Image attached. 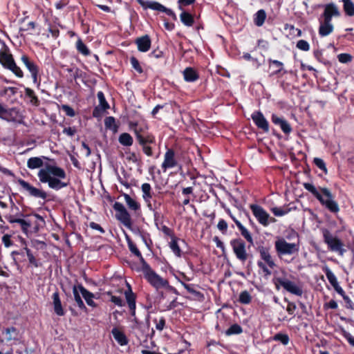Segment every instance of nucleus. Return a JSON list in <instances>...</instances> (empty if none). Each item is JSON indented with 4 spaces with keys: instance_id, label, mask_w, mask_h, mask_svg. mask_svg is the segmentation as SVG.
<instances>
[{
    "instance_id": "33",
    "label": "nucleus",
    "mask_w": 354,
    "mask_h": 354,
    "mask_svg": "<svg viewBox=\"0 0 354 354\" xmlns=\"http://www.w3.org/2000/svg\"><path fill=\"white\" fill-rule=\"evenodd\" d=\"M343 8L346 15L354 16V3L352 0H342Z\"/></svg>"
},
{
    "instance_id": "24",
    "label": "nucleus",
    "mask_w": 354,
    "mask_h": 354,
    "mask_svg": "<svg viewBox=\"0 0 354 354\" xmlns=\"http://www.w3.org/2000/svg\"><path fill=\"white\" fill-rule=\"evenodd\" d=\"M122 196L129 209L135 212L140 209V205L136 199L133 198L127 194H123Z\"/></svg>"
},
{
    "instance_id": "42",
    "label": "nucleus",
    "mask_w": 354,
    "mask_h": 354,
    "mask_svg": "<svg viewBox=\"0 0 354 354\" xmlns=\"http://www.w3.org/2000/svg\"><path fill=\"white\" fill-rule=\"evenodd\" d=\"M325 274L327 279L328 280L332 286H334L338 283L337 277L328 268H325Z\"/></svg>"
},
{
    "instance_id": "62",
    "label": "nucleus",
    "mask_w": 354,
    "mask_h": 354,
    "mask_svg": "<svg viewBox=\"0 0 354 354\" xmlns=\"http://www.w3.org/2000/svg\"><path fill=\"white\" fill-rule=\"evenodd\" d=\"M343 336L346 339L348 343L354 346V337L351 335L348 332L343 331Z\"/></svg>"
},
{
    "instance_id": "45",
    "label": "nucleus",
    "mask_w": 354,
    "mask_h": 354,
    "mask_svg": "<svg viewBox=\"0 0 354 354\" xmlns=\"http://www.w3.org/2000/svg\"><path fill=\"white\" fill-rule=\"evenodd\" d=\"M73 295H74L75 301H76L78 307L81 309L86 308L85 305H84L82 299H81V297L79 295L76 287H74V288H73Z\"/></svg>"
},
{
    "instance_id": "31",
    "label": "nucleus",
    "mask_w": 354,
    "mask_h": 354,
    "mask_svg": "<svg viewBox=\"0 0 354 354\" xmlns=\"http://www.w3.org/2000/svg\"><path fill=\"white\" fill-rule=\"evenodd\" d=\"M21 60L29 71L30 74L38 71V67L37 65L33 62L30 61L28 56L25 55H22Z\"/></svg>"
},
{
    "instance_id": "7",
    "label": "nucleus",
    "mask_w": 354,
    "mask_h": 354,
    "mask_svg": "<svg viewBox=\"0 0 354 354\" xmlns=\"http://www.w3.org/2000/svg\"><path fill=\"white\" fill-rule=\"evenodd\" d=\"M322 232L324 241L327 244L328 249L330 251L337 252L339 255L342 256L345 252V250L343 248V243L341 240L336 236H334L326 228H322Z\"/></svg>"
},
{
    "instance_id": "52",
    "label": "nucleus",
    "mask_w": 354,
    "mask_h": 354,
    "mask_svg": "<svg viewBox=\"0 0 354 354\" xmlns=\"http://www.w3.org/2000/svg\"><path fill=\"white\" fill-rule=\"evenodd\" d=\"M296 46L297 48L304 51H308L310 49V45L306 40H299Z\"/></svg>"
},
{
    "instance_id": "1",
    "label": "nucleus",
    "mask_w": 354,
    "mask_h": 354,
    "mask_svg": "<svg viewBox=\"0 0 354 354\" xmlns=\"http://www.w3.org/2000/svg\"><path fill=\"white\" fill-rule=\"evenodd\" d=\"M48 160L46 156L32 157L27 160V167L30 169H39V180L41 183L48 184L49 188L59 190L67 187L68 181L64 169Z\"/></svg>"
},
{
    "instance_id": "46",
    "label": "nucleus",
    "mask_w": 354,
    "mask_h": 354,
    "mask_svg": "<svg viewBox=\"0 0 354 354\" xmlns=\"http://www.w3.org/2000/svg\"><path fill=\"white\" fill-rule=\"evenodd\" d=\"M271 211L274 214V216H284L286 214H288L289 212V209L275 207L272 208Z\"/></svg>"
},
{
    "instance_id": "56",
    "label": "nucleus",
    "mask_w": 354,
    "mask_h": 354,
    "mask_svg": "<svg viewBox=\"0 0 354 354\" xmlns=\"http://www.w3.org/2000/svg\"><path fill=\"white\" fill-rule=\"evenodd\" d=\"M338 60L341 63H348L351 60V56L347 53H341L337 56Z\"/></svg>"
},
{
    "instance_id": "38",
    "label": "nucleus",
    "mask_w": 354,
    "mask_h": 354,
    "mask_svg": "<svg viewBox=\"0 0 354 354\" xmlns=\"http://www.w3.org/2000/svg\"><path fill=\"white\" fill-rule=\"evenodd\" d=\"M23 251H25L26 252V254L28 257V261H29V263L32 265L35 268H37L40 266V263H39V261L36 259V258L35 257V256L33 255V254L32 253V252L30 251V250L26 247H25L24 249H23Z\"/></svg>"
},
{
    "instance_id": "53",
    "label": "nucleus",
    "mask_w": 354,
    "mask_h": 354,
    "mask_svg": "<svg viewBox=\"0 0 354 354\" xmlns=\"http://www.w3.org/2000/svg\"><path fill=\"white\" fill-rule=\"evenodd\" d=\"M156 324V328L158 330H162L165 326V319L164 317H160L159 319H155L153 320Z\"/></svg>"
},
{
    "instance_id": "11",
    "label": "nucleus",
    "mask_w": 354,
    "mask_h": 354,
    "mask_svg": "<svg viewBox=\"0 0 354 354\" xmlns=\"http://www.w3.org/2000/svg\"><path fill=\"white\" fill-rule=\"evenodd\" d=\"M137 1L145 9L149 8L153 10L165 12L168 16H171L174 18L176 17L174 12L171 9L166 8L158 2L152 1H145L143 0H137Z\"/></svg>"
},
{
    "instance_id": "64",
    "label": "nucleus",
    "mask_w": 354,
    "mask_h": 354,
    "mask_svg": "<svg viewBox=\"0 0 354 354\" xmlns=\"http://www.w3.org/2000/svg\"><path fill=\"white\" fill-rule=\"evenodd\" d=\"M343 299L344 300V301L346 303V308H351V309L354 308L353 302L351 301V299L347 295H344Z\"/></svg>"
},
{
    "instance_id": "55",
    "label": "nucleus",
    "mask_w": 354,
    "mask_h": 354,
    "mask_svg": "<svg viewBox=\"0 0 354 354\" xmlns=\"http://www.w3.org/2000/svg\"><path fill=\"white\" fill-rule=\"evenodd\" d=\"M62 109L68 116L73 117L75 115L73 109L67 104L62 105Z\"/></svg>"
},
{
    "instance_id": "58",
    "label": "nucleus",
    "mask_w": 354,
    "mask_h": 354,
    "mask_svg": "<svg viewBox=\"0 0 354 354\" xmlns=\"http://www.w3.org/2000/svg\"><path fill=\"white\" fill-rule=\"evenodd\" d=\"M111 301L119 307L124 306V301L120 297L112 295L111 297Z\"/></svg>"
},
{
    "instance_id": "27",
    "label": "nucleus",
    "mask_w": 354,
    "mask_h": 354,
    "mask_svg": "<svg viewBox=\"0 0 354 354\" xmlns=\"http://www.w3.org/2000/svg\"><path fill=\"white\" fill-rule=\"evenodd\" d=\"M3 335L6 340H15L19 338V333L14 327H9L3 331Z\"/></svg>"
},
{
    "instance_id": "16",
    "label": "nucleus",
    "mask_w": 354,
    "mask_h": 354,
    "mask_svg": "<svg viewBox=\"0 0 354 354\" xmlns=\"http://www.w3.org/2000/svg\"><path fill=\"white\" fill-rule=\"evenodd\" d=\"M340 15L337 6L334 3L326 5L322 14L323 19L332 21L333 17H339Z\"/></svg>"
},
{
    "instance_id": "41",
    "label": "nucleus",
    "mask_w": 354,
    "mask_h": 354,
    "mask_svg": "<svg viewBox=\"0 0 354 354\" xmlns=\"http://www.w3.org/2000/svg\"><path fill=\"white\" fill-rule=\"evenodd\" d=\"M76 48L77 50L82 55L86 56L90 54V51L87 46L83 43L82 39H79L76 43Z\"/></svg>"
},
{
    "instance_id": "44",
    "label": "nucleus",
    "mask_w": 354,
    "mask_h": 354,
    "mask_svg": "<svg viewBox=\"0 0 354 354\" xmlns=\"http://www.w3.org/2000/svg\"><path fill=\"white\" fill-rule=\"evenodd\" d=\"M104 124L106 128L112 129L113 131L117 130V126L115 124V120L112 116L106 117L104 120Z\"/></svg>"
},
{
    "instance_id": "61",
    "label": "nucleus",
    "mask_w": 354,
    "mask_h": 354,
    "mask_svg": "<svg viewBox=\"0 0 354 354\" xmlns=\"http://www.w3.org/2000/svg\"><path fill=\"white\" fill-rule=\"evenodd\" d=\"M35 28V24L33 21H30L27 25L21 27L20 31L21 32L28 31V30H34Z\"/></svg>"
},
{
    "instance_id": "14",
    "label": "nucleus",
    "mask_w": 354,
    "mask_h": 354,
    "mask_svg": "<svg viewBox=\"0 0 354 354\" xmlns=\"http://www.w3.org/2000/svg\"><path fill=\"white\" fill-rule=\"evenodd\" d=\"M178 166V161L175 158V152L172 149H167L164 156V161L162 163V169L165 171L167 169L174 168Z\"/></svg>"
},
{
    "instance_id": "20",
    "label": "nucleus",
    "mask_w": 354,
    "mask_h": 354,
    "mask_svg": "<svg viewBox=\"0 0 354 354\" xmlns=\"http://www.w3.org/2000/svg\"><path fill=\"white\" fill-rule=\"evenodd\" d=\"M136 44L138 46V50L145 53L150 49L151 41L149 37L146 35L137 38Z\"/></svg>"
},
{
    "instance_id": "21",
    "label": "nucleus",
    "mask_w": 354,
    "mask_h": 354,
    "mask_svg": "<svg viewBox=\"0 0 354 354\" xmlns=\"http://www.w3.org/2000/svg\"><path fill=\"white\" fill-rule=\"evenodd\" d=\"M53 305L55 313L58 316H63L65 311L62 307L61 299L58 292H55L52 295Z\"/></svg>"
},
{
    "instance_id": "32",
    "label": "nucleus",
    "mask_w": 354,
    "mask_h": 354,
    "mask_svg": "<svg viewBox=\"0 0 354 354\" xmlns=\"http://www.w3.org/2000/svg\"><path fill=\"white\" fill-rule=\"evenodd\" d=\"M236 225L239 228L241 235L249 242L250 244H253V239L249 232V231L241 223L240 221H236Z\"/></svg>"
},
{
    "instance_id": "49",
    "label": "nucleus",
    "mask_w": 354,
    "mask_h": 354,
    "mask_svg": "<svg viewBox=\"0 0 354 354\" xmlns=\"http://www.w3.org/2000/svg\"><path fill=\"white\" fill-rule=\"evenodd\" d=\"M130 62H131V64L132 66V67L139 73H142V68L141 67V66L140 65V63L138 62V60L134 57H132L130 58Z\"/></svg>"
},
{
    "instance_id": "57",
    "label": "nucleus",
    "mask_w": 354,
    "mask_h": 354,
    "mask_svg": "<svg viewBox=\"0 0 354 354\" xmlns=\"http://www.w3.org/2000/svg\"><path fill=\"white\" fill-rule=\"evenodd\" d=\"M196 0H178V8L180 10H183V7L189 6L195 2Z\"/></svg>"
},
{
    "instance_id": "35",
    "label": "nucleus",
    "mask_w": 354,
    "mask_h": 354,
    "mask_svg": "<svg viewBox=\"0 0 354 354\" xmlns=\"http://www.w3.org/2000/svg\"><path fill=\"white\" fill-rule=\"evenodd\" d=\"M118 140L122 145L127 147L131 146L133 141L131 136L127 133L120 134Z\"/></svg>"
},
{
    "instance_id": "4",
    "label": "nucleus",
    "mask_w": 354,
    "mask_h": 354,
    "mask_svg": "<svg viewBox=\"0 0 354 354\" xmlns=\"http://www.w3.org/2000/svg\"><path fill=\"white\" fill-rule=\"evenodd\" d=\"M8 221L10 223H18L21 226L22 232L28 235L29 232V227L35 224V231H38L39 228L44 224L45 221L42 216L39 214H34L32 218H16L14 216H10Z\"/></svg>"
},
{
    "instance_id": "50",
    "label": "nucleus",
    "mask_w": 354,
    "mask_h": 354,
    "mask_svg": "<svg viewBox=\"0 0 354 354\" xmlns=\"http://www.w3.org/2000/svg\"><path fill=\"white\" fill-rule=\"evenodd\" d=\"M242 332L241 327L238 324L231 326L227 330V335L240 334Z\"/></svg>"
},
{
    "instance_id": "10",
    "label": "nucleus",
    "mask_w": 354,
    "mask_h": 354,
    "mask_svg": "<svg viewBox=\"0 0 354 354\" xmlns=\"http://www.w3.org/2000/svg\"><path fill=\"white\" fill-rule=\"evenodd\" d=\"M233 252L236 258L242 262H245L248 259V253L245 250V243L240 239H233L230 241Z\"/></svg>"
},
{
    "instance_id": "51",
    "label": "nucleus",
    "mask_w": 354,
    "mask_h": 354,
    "mask_svg": "<svg viewBox=\"0 0 354 354\" xmlns=\"http://www.w3.org/2000/svg\"><path fill=\"white\" fill-rule=\"evenodd\" d=\"M257 266L262 270L264 275L270 276L272 274L271 270L268 268L266 263H263L262 261H259L257 262Z\"/></svg>"
},
{
    "instance_id": "2",
    "label": "nucleus",
    "mask_w": 354,
    "mask_h": 354,
    "mask_svg": "<svg viewBox=\"0 0 354 354\" xmlns=\"http://www.w3.org/2000/svg\"><path fill=\"white\" fill-rule=\"evenodd\" d=\"M141 270L147 281L157 291L160 289H165L169 292L178 295L176 289L170 286L167 279L162 278L153 270L148 263H145L144 266H142Z\"/></svg>"
},
{
    "instance_id": "47",
    "label": "nucleus",
    "mask_w": 354,
    "mask_h": 354,
    "mask_svg": "<svg viewBox=\"0 0 354 354\" xmlns=\"http://www.w3.org/2000/svg\"><path fill=\"white\" fill-rule=\"evenodd\" d=\"M274 340L279 341L283 345H287L289 342V337L287 335L277 333L274 335Z\"/></svg>"
},
{
    "instance_id": "36",
    "label": "nucleus",
    "mask_w": 354,
    "mask_h": 354,
    "mask_svg": "<svg viewBox=\"0 0 354 354\" xmlns=\"http://www.w3.org/2000/svg\"><path fill=\"white\" fill-rule=\"evenodd\" d=\"M16 112V109L12 108L7 109L1 104H0V118L9 121V116Z\"/></svg>"
},
{
    "instance_id": "25",
    "label": "nucleus",
    "mask_w": 354,
    "mask_h": 354,
    "mask_svg": "<svg viewBox=\"0 0 354 354\" xmlns=\"http://www.w3.org/2000/svg\"><path fill=\"white\" fill-rule=\"evenodd\" d=\"M79 289L86 304L91 307H95L96 304L93 301L94 295L84 288L82 286H80Z\"/></svg>"
},
{
    "instance_id": "30",
    "label": "nucleus",
    "mask_w": 354,
    "mask_h": 354,
    "mask_svg": "<svg viewBox=\"0 0 354 354\" xmlns=\"http://www.w3.org/2000/svg\"><path fill=\"white\" fill-rule=\"evenodd\" d=\"M127 243L129 250L136 257L140 258L142 263V266H144L145 263H147V262L145 261L141 252L139 251L136 244H134L129 238H127Z\"/></svg>"
},
{
    "instance_id": "37",
    "label": "nucleus",
    "mask_w": 354,
    "mask_h": 354,
    "mask_svg": "<svg viewBox=\"0 0 354 354\" xmlns=\"http://www.w3.org/2000/svg\"><path fill=\"white\" fill-rule=\"evenodd\" d=\"M266 14L263 10H259L254 17V23L257 26H261L266 19Z\"/></svg>"
},
{
    "instance_id": "5",
    "label": "nucleus",
    "mask_w": 354,
    "mask_h": 354,
    "mask_svg": "<svg viewBox=\"0 0 354 354\" xmlns=\"http://www.w3.org/2000/svg\"><path fill=\"white\" fill-rule=\"evenodd\" d=\"M0 63L4 68L11 71L17 77H23L22 71L15 64L12 55L9 53L8 48L6 46H3L0 50Z\"/></svg>"
},
{
    "instance_id": "18",
    "label": "nucleus",
    "mask_w": 354,
    "mask_h": 354,
    "mask_svg": "<svg viewBox=\"0 0 354 354\" xmlns=\"http://www.w3.org/2000/svg\"><path fill=\"white\" fill-rule=\"evenodd\" d=\"M272 122L274 124L279 126L282 131L286 134H289L292 131V128L289 123L283 118H280L275 114L272 115Z\"/></svg>"
},
{
    "instance_id": "6",
    "label": "nucleus",
    "mask_w": 354,
    "mask_h": 354,
    "mask_svg": "<svg viewBox=\"0 0 354 354\" xmlns=\"http://www.w3.org/2000/svg\"><path fill=\"white\" fill-rule=\"evenodd\" d=\"M274 248L279 258L284 255H292L299 251V245L295 243H288L284 238L278 237L274 242Z\"/></svg>"
},
{
    "instance_id": "9",
    "label": "nucleus",
    "mask_w": 354,
    "mask_h": 354,
    "mask_svg": "<svg viewBox=\"0 0 354 354\" xmlns=\"http://www.w3.org/2000/svg\"><path fill=\"white\" fill-rule=\"evenodd\" d=\"M113 209L116 212L115 216L117 219L124 226L130 227L131 226V216L124 205L119 202H115L113 205Z\"/></svg>"
},
{
    "instance_id": "17",
    "label": "nucleus",
    "mask_w": 354,
    "mask_h": 354,
    "mask_svg": "<svg viewBox=\"0 0 354 354\" xmlns=\"http://www.w3.org/2000/svg\"><path fill=\"white\" fill-rule=\"evenodd\" d=\"M319 35L321 37H326L333 32L334 26L332 24V21L324 20L322 18L319 19Z\"/></svg>"
},
{
    "instance_id": "29",
    "label": "nucleus",
    "mask_w": 354,
    "mask_h": 354,
    "mask_svg": "<svg viewBox=\"0 0 354 354\" xmlns=\"http://www.w3.org/2000/svg\"><path fill=\"white\" fill-rule=\"evenodd\" d=\"M97 96L99 100V105L94 110V116H97L95 112L97 111L99 108H100L102 111H105L106 109L109 108V105L105 99L103 92L99 91L97 94Z\"/></svg>"
},
{
    "instance_id": "22",
    "label": "nucleus",
    "mask_w": 354,
    "mask_h": 354,
    "mask_svg": "<svg viewBox=\"0 0 354 354\" xmlns=\"http://www.w3.org/2000/svg\"><path fill=\"white\" fill-rule=\"evenodd\" d=\"M259 253L263 262L266 263L270 268L273 269L276 266L274 261L270 254L268 249L262 248L260 249Z\"/></svg>"
},
{
    "instance_id": "13",
    "label": "nucleus",
    "mask_w": 354,
    "mask_h": 354,
    "mask_svg": "<svg viewBox=\"0 0 354 354\" xmlns=\"http://www.w3.org/2000/svg\"><path fill=\"white\" fill-rule=\"evenodd\" d=\"M18 183L21 187L28 193L30 196L44 200L46 198L47 194L46 192L33 187L30 183L22 179H19Z\"/></svg>"
},
{
    "instance_id": "54",
    "label": "nucleus",
    "mask_w": 354,
    "mask_h": 354,
    "mask_svg": "<svg viewBox=\"0 0 354 354\" xmlns=\"http://www.w3.org/2000/svg\"><path fill=\"white\" fill-rule=\"evenodd\" d=\"M272 66L275 68V70L272 72V74H277L283 69V63L278 60H271Z\"/></svg>"
},
{
    "instance_id": "8",
    "label": "nucleus",
    "mask_w": 354,
    "mask_h": 354,
    "mask_svg": "<svg viewBox=\"0 0 354 354\" xmlns=\"http://www.w3.org/2000/svg\"><path fill=\"white\" fill-rule=\"evenodd\" d=\"M277 288L279 289L278 284L282 286L288 292L297 295L301 296L303 290L301 287L294 281L289 280L286 277H279L277 279Z\"/></svg>"
},
{
    "instance_id": "48",
    "label": "nucleus",
    "mask_w": 354,
    "mask_h": 354,
    "mask_svg": "<svg viewBox=\"0 0 354 354\" xmlns=\"http://www.w3.org/2000/svg\"><path fill=\"white\" fill-rule=\"evenodd\" d=\"M313 162L318 168H319L321 170H322L325 173H327V169L326 167V164L322 158H315L313 160Z\"/></svg>"
},
{
    "instance_id": "19",
    "label": "nucleus",
    "mask_w": 354,
    "mask_h": 354,
    "mask_svg": "<svg viewBox=\"0 0 354 354\" xmlns=\"http://www.w3.org/2000/svg\"><path fill=\"white\" fill-rule=\"evenodd\" d=\"M141 189L142 192V198L145 202L147 203V207L150 210H152L153 208L151 203V199L152 198V192L150 184L147 183H143L141 186Z\"/></svg>"
},
{
    "instance_id": "28",
    "label": "nucleus",
    "mask_w": 354,
    "mask_h": 354,
    "mask_svg": "<svg viewBox=\"0 0 354 354\" xmlns=\"http://www.w3.org/2000/svg\"><path fill=\"white\" fill-rule=\"evenodd\" d=\"M180 15V21L186 26L191 27L194 24V19L192 15L185 10H181Z\"/></svg>"
},
{
    "instance_id": "3",
    "label": "nucleus",
    "mask_w": 354,
    "mask_h": 354,
    "mask_svg": "<svg viewBox=\"0 0 354 354\" xmlns=\"http://www.w3.org/2000/svg\"><path fill=\"white\" fill-rule=\"evenodd\" d=\"M304 187L315 196L319 202L332 212H337L339 210L337 203L333 200V195L327 188H322L323 196L317 191L316 187L310 183H304Z\"/></svg>"
},
{
    "instance_id": "23",
    "label": "nucleus",
    "mask_w": 354,
    "mask_h": 354,
    "mask_svg": "<svg viewBox=\"0 0 354 354\" xmlns=\"http://www.w3.org/2000/svg\"><path fill=\"white\" fill-rule=\"evenodd\" d=\"M111 334L115 340L120 345L125 346L128 344V339L123 331L117 327H114L111 330Z\"/></svg>"
},
{
    "instance_id": "40",
    "label": "nucleus",
    "mask_w": 354,
    "mask_h": 354,
    "mask_svg": "<svg viewBox=\"0 0 354 354\" xmlns=\"http://www.w3.org/2000/svg\"><path fill=\"white\" fill-rule=\"evenodd\" d=\"M125 297L129 308L133 310L136 308L135 297L131 290L125 292Z\"/></svg>"
},
{
    "instance_id": "63",
    "label": "nucleus",
    "mask_w": 354,
    "mask_h": 354,
    "mask_svg": "<svg viewBox=\"0 0 354 354\" xmlns=\"http://www.w3.org/2000/svg\"><path fill=\"white\" fill-rule=\"evenodd\" d=\"M161 230L165 235L170 236L171 239H173V237H175L173 231L166 225H163L161 228Z\"/></svg>"
},
{
    "instance_id": "60",
    "label": "nucleus",
    "mask_w": 354,
    "mask_h": 354,
    "mask_svg": "<svg viewBox=\"0 0 354 354\" xmlns=\"http://www.w3.org/2000/svg\"><path fill=\"white\" fill-rule=\"evenodd\" d=\"M11 236L9 234H5L2 237V243L6 248H9L12 245V241L10 240Z\"/></svg>"
},
{
    "instance_id": "12",
    "label": "nucleus",
    "mask_w": 354,
    "mask_h": 354,
    "mask_svg": "<svg viewBox=\"0 0 354 354\" xmlns=\"http://www.w3.org/2000/svg\"><path fill=\"white\" fill-rule=\"evenodd\" d=\"M250 209L260 224L263 226H268L270 224V215L262 207L252 204L250 205Z\"/></svg>"
},
{
    "instance_id": "15",
    "label": "nucleus",
    "mask_w": 354,
    "mask_h": 354,
    "mask_svg": "<svg viewBox=\"0 0 354 354\" xmlns=\"http://www.w3.org/2000/svg\"><path fill=\"white\" fill-rule=\"evenodd\" d=\"M255 124L259 128L263 130L265 132H268L269 130V125L267 120L265 118L263 115L260 111L254 112L252 115Z\"/></svg>"
},
{
    "instance_id": "43",
    "label": "nucleus",
    "mask_w": 354,
    "mask_h": 354,
    "mask_svg": "<svg viewBox=\"0 0 354 354\" xmlns=\"http://www.w3.org/2000/svg\"><path fill=\"white\" fill-rule=\"evenodd\" d=\"M252 299L250 294L247 291H243L239 295V301L243 304H248L250 303Z\"/></svg>"
},
{
    "instance_id": "59",
    "label": "nucleus",
    "mask_w": 354,
    "mask_h": 354,
    "mask_svg": "<svg viewBox=\"0 0 354 354\" xmlns=\"http://www.w3.org/2000/svg\"><path fill=\"white\" fill-rule=\"evenodd\" d=\"M218 229L223 233L225 232L227 229V223L223 219H221L217 225Z\"/></svg>"
},
{
    "instance_id": "39",
    "label": "nucleus",
    "mask_w": 354,
    "mask_h": 354,
    "mask_svg": "<svg viewBox=\"0 0 354 354\" xmlns=\"http://www.w3.org/2000/svg\"><path fill=\"white\" fill-rule=\"evenodd\" d=\"M169 247L172 252L175 254V255H176L177 257H180L181 250L180 249V247L178 246V244L177 243V238L176 236L171 239V241L169 243Z\"/></svg>"
},
{
    "instance_id": "26",
    "label": "nucleus",
    "mask_w": 354,
    "mask_h": 354,
    "mask_svg": "<svg viewBox=\"0 0 354 354\" xmlns=\"http://www.w3.org/2000/svg\"><path fill=\"white\" fill-rule=\"evenodd\" d=\"M183 77L185 80L189 82H195L199 77L196 71L191 67H187L183 71Z\"/></svg>"
},
{
    "instance_id": "34",
    "label": "nucleus",
    "mask_w": 354,
    "mask_h": 354,
    "mask_svg": "<svg viewBox=\"0 0 354 354\" xmlns=\"http://www.w3.org/2000/svg\"><path fill=\"white\" fill-rule=\"evenodd\" d=\"M25 95L28 98H30V103L32 105L35 106H39V100L37 96H36V95L32 89H31L30 88H25Z\"/></svg>"
}]
</instances>
